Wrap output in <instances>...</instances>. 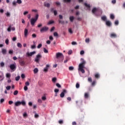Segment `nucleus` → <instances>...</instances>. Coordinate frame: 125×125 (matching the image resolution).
I'll use <instances>...</instances> for the list:
<instances>
[{
    "label": "nucleus",
    "mask_w": 125,
    "mask_h": 125,
    "mask_svg": "<svg viewBox=\"0 0 125 125\" xmlns=\"http://www.w3.org/2000/svg\"><path fill=\"white\" fill-rule=\"evenodd\" d=\"M81 61L82 62L79 65L78 71H80L82 74H84L85 71L83 68H84V65L85 64V61L83 60V59L82 58L81 59Z\"/></svg>",
    "instance_id": "1"
},
{
    "label": "nucleus",
    "mask_w": 125,
    "mask_h": 125,
    "mask_svg": "<svg viewBox=\"0 0 125 125\" xmlns=\"http://www.w3.org/2000/svg\"><path fill=\"white\" fill-rule=\"evenodd\" d=\"M56 58H57V59H59L61 58L62 60L59 61V62H63V60L64 59V55H63V54L62 53H57L56 54Z\"/></svg>",
    "instance_id": "2"
},
{
    "label": "nucleus",
    "mask_w": 125,
    "mask_h": 125,
    "mask_svg": "<svg viewBox=\"0 0 125 125\" xmlns=\"http://www.w3.org/2000/svg\"><path fill=\"white\" fill-rule=\"evenodd\" d=\"M96 12H99L100 13H102V10L98 8H94L92 10V13L93 14L95 15L96 16H98V15L96 14Z\"/></svg>",
    "instance_id": "3"
},
{
    "label": "nucleus",
    "mask_w": 125,
    "mask_h": 125,
    "mask_svg": "<svg viewBox=\"0 0 125 125\" xmlns=\"http://www.w3.org/2000/svg\"><path fill=\"white\" fill-rule=\"evenodd\" d=\"M16 64H11L10 65V69L12 70V71H15L16 70Z\"/></svg>",
    "instance_id": "4"
},
{
    "label": "nucleus",
    "mask_w": 125,
    "mask_h": 125,
    "mask_svg": "<svg viewBox=\"0 0 125 125\" xmlns=\"http://www.w3.org/2000/svg\"><path fill=\"white\" fill-rule=\"evenodd\" d=\"M41 58H42V55L40 54L37 55L35 60V62L39 63V61H40V59H41Z\"/></svg>",
    "instance_id": "5"
},
{
    "label": "nucleus",
    "mask_w": 125,
    "mask_h": 125,
    "mask_svg": "<svg viewBox=\"0 0 125 125\" xmlns=\"http://www.w3.org/2000/svg\"><path fill=\"white\" fill-rule=\"evenodd\" d=\"M48 30V27L46 26H44L41 29L40 32L41 33H43V32H46Z\"/></svg>",
    "instance_id": "6"
},
{
    "label": "nucleus",
    "mask_w": 125,
    "mask_h": 125,
    "mask_svg": "<svg viewBox=\"0 0 125 125\" xmlns=\"http://www.w3.org/2000/svg\"><path fill=\"white\" fill-rule=\"evenodd\" d=\"M65 93H67V90H66V89H63L60 94V97H61V98H63V97L65 96Z\"/></svg>",
    "instance_id": "7"
},
{
    "label": "nucleus",
    "mask_w": 125,
    "mask_h": 125,
    "mask_svg": "<svg viewBox=\"0 0 125 125\" xmlns=\"http://www.w3.org/2000/svg\"><path fill=\"white\" fill-rule=\"evenodd\" d=\"M36 54V51H33L30 53L27 52L26 53V55L29 57V56H32L33 55H34V54Z\"/></svg>",
    "instance_id": "8"
},
{
    "label": "nucleus",
    "mask_w": 125,
    "mask_h": 125,
    "mask_svg": "<svg viewBox=\"0 0 125 125\" xmlns=\"http://www.w3.org/2000/svg\"><path fill=\"white\" fill-rule=\"evenodd\" d=\"M36 22H37V20H35V19H31L30 21L31 25L33 26V25H35V23H36Z\"/></svg>",
    "instance_id": "9"
},
{
    "label": "nucleus",
    "mask_w": 125,
    "mask_h": 125,
    "mask_svg": "<svg viewBox=\"0 0 125 125\" xmlns=\"http://www.w3.org/2000/svg\"><path fill=\"white\" fill-rule=\"evenodd\" d=\"M105 24L108 27H111V26H112V23L110 21H106Z\"/></svg>",
    "instance_id": "10"
},
{
    "label": "nucleus",
    "mask_w": 125,
    "mask_h": 125,
    "mask_svg": "<svg viewBox=\"0 0 125 125\" xmlns=\"http://www.w3.org/2000/svg\"><path fill=\"white\" fill-rule=\"evenodd\" d=\"M24 34L25 38H27V37L28 36V29H27V28L25 29Z\"/></svg>",
    "instance_id": "11"
},
{
    "label": "nucleus",
    "mask_w": 125,
    "mask_h": 125,
    "mask_svg": "<svg viewBox=\"0 0 125 125\" xmlns=\"http://www.w3.org/2000/svg\"><path fill=\"white\" fill-rule=\"evenodd\" d=\"M48 68H49V65L47 64V65H46V67L44 68L43 71H44L45 72H47V71H48Z\"/></svg>",
    "instance_id": "12"
},
{
    "label": "nucleus",
    "mask_w": 125,
    "mask_h": 125,
    "mask_svg": "<svg viewBox=\"0 0 125 125\" xmlns=\"http://www.w3.org/2000/svg\"><path fill=\"white\" fill-rule=\"evenodd\" d=\"M44 6H45V7H48V8L50 7V4L46 2H44Z\"/></svg>",
    "instance_id": "13"
},
{
    "label": "nucleus",
    "mask_w": 125,
    "mask_h": 125,
    "mask_svg": "<svg viewBox=\"0 0 125 125\" xmlns=\"http://www.w3.org/2000/svg\"><path fill=\"white\" fill-rule=\"evenodd\" d=\"M19 62L21 66H24V65H25V62H24V61L20 60Z\"/></svg>",
    "instance_id": "14"
},
{
    "label": "nucleus",
    "mask_w": 125,
    "mask_h": 125,
    "mask_svg": "<svg viewBox=\"0 0 125 125\" xmlns=\"http://www.w3.org/2000/svg\"><path fill=\"white\" fill-rule=\"evenodd\" d=\"M84 5H85V6L88 8V10H90V5L86 3H84Z\"/></svg>",
    "instance_id": "15"
},
{
    "label": "nucleus",
    "mask_w": 125,
    "mask_h": 125,
    "mask_svg": "<svg viewBox=\"0 0 125 125\" xmlns=\"http://www.w3.org/2000/svg\"><path fill=\"white\" fill-rule=\"evenodd\" d=\"M20 105H22V106H26V102L25 101H22L20 102Z\"/></svg>",
    "instance_id": "16"
},
{
    "label": "nucleus",
    "mask_w": 125,
    "mask_h": 125,
    "mask_svg": "<svg viewBox=\"0 0 125 125\" xmlns=\"http://www.w3.org/2000/svg\"><path fill=\"white\" fill-rule=\"evenodd\" d=\"M20 101H17L15 103V105L16 107H18V106H20Z\"/></svg>",
    "instance_id": "17"
},
{
    "label": "nucleus",
    "mask_w": 125,
    "mask_h": 125,
    "mask_svg": "<svg viewBox=\"0 0 125 125\" xmlns=\"http://www.w3.org/2000/svg\"><path fill=\"white\" fill-rule=\"evenodd\" d=\"M110 37L111 38H117V35L115 33H111Z\"/></svg>",
    "instance_id": "18"
},
{
    "label": "nucleus",
    "mask_w": 125,
    "mask_h": 125,
    "mask_svg": "<svg viewBox=\"0 0 125 125\" xmlns=\"http://www.w3.org/2000/svg\"><path fill=\"white\" fill-rule=\"evenodd\" d=\"M101 19L103 21H107V17H106V16L102 17Z\"/></svg>",
    "instance_id": "19"
},
{
    "label": "nucleus",
    "mask_w": 125,
    "mask_h": 125,
    "mask_svg": "<svg viewBox=\"0 0 125 125\" xmlns=\"http://www.w3.org/2000/svg\"><path fill=\"white\" fill-rule=\"evenodd\" d=\"M74 19H75V18H74V16H70L69 17V20L70 22H73Z\"/></svg>",
    "instance_id": "20"
},
{
    "label": "nucleus",
    "mask_w": 125,
    "mask_h": 125,
    "mask_svg": "<svg viewBox=\"0 0 125 125\" xmlns=\"http://www.w3.org/2000/svg\"><path fill=\"white\" fill-rule=\"evenodd\" d=\"M100 77V75H99V74L97 73L95 75V78H96V79H99Z\"/></svg>",
    "instance_id": "21"
},
{
    "label": "nucleus",
    "mask_w": 125,
    "mask_h": 125,
    "mask_svg": "<svg viewBox=\"0 0 125 125\" xmlns=\"http://www.w3.org/2000/svg\"><path fill=\"white\" fill-rule=\"evenodd\" d=\"M2 54H6V49H2Z\"/></svg>",
    "instance_id": "22"
},
{
    "label": "nucleus",
    "mask_w": 125,
    "mask_h": 125,
    "mask_svg": "<svg viewBox=\"0 0 125 125\" xmlns=\"http://www.w3.org/2000/svg\"><path fill=\"white\" fill-rule=\"evenodd\" d=\"M89 96V95H88V93H85V94H84V98L87 99V98H88Z\"/></svg>",
    "instance_id": "23"
},
{
    "label": "nucleus",
    "mask_w": 125,
    "mask_h": 125,
    "mask_svg": "<svg viewBox=\"0 0 125 125\" xmlns=\"http://www.w3.org/2000/svg\"><path fill=\"white\" fill-rule=\"evenodd\" d=\"M96 83V81H93L92 83H91L92 86H95Z\"/></svg>",
    "instance_id": "24"
},
{
    "label": "nucleus",
    "mask_w": 125,
    "mask_h": 125,
    "mask_svg": "<svg viewBox=\"0 0 125 125\" xmlns=\"http://www.w3.org/2000/svg\"><path fill=\"white\" fill-rule=\"evenodd\" d=\"M38 72H39V69H38L37 68H36L34 69V74H37V73H38Z\"/></svg>",
    "instance_id": "25"
},
{
    "label": "nucleus",
    "mask_w": 125,
    "mask_h": 125,
    "mask_svg": "<svg viewBox=\"0 0 125 125\" xmlns=\"http://www.w3.org/2000/svg\"><path fill=\"white\" fill-rule=\"evenodd\" d=\"M23 118H27L28 117V114L26 112H24L23 114Z\"/></svg>",
    "instance_id": "26"
},
{
    "label": "nucleus",
    "mask_w": 125,
    "mask_h": 125,
    "mask_svg": "<svg viewBox=\"0 0 125 125\" xmlns=\"http://www.w3.org/2000/svg\"><path fill=\"white\" fill-rule=\"evenodd\" d=\"M52 81L53 83H55V82L57 81V78H56V77L53 78Z\"/></svg>",
    "instance_id": "27"
},
{
    "label": "nucleus",
    "mask_w": 125,
    "mask_h": 125,
    "mask_svg": "<svg viewBox=\"0 0 125 125\" xmlns=\"http://www.w3.org/2000/svg\"><path fill=\"white\" fill-rule=\"evenodd\" d=\"M88 81L89 83H92V78H91V77H89L88 78Z\"/></svg>",
    "instance_id": "28"
},
{
    "label": "nucleus",
    "mask_w": 125,
    "mask_h": 125,
    "mask_svg": "<svg viewBox=\"0 0 125 125\" xmlns=\"http://www.w3.org/2000/svg\"><path fill=\"white\" fill-rule=\"evenodd\" d=\"M53 23H54V21H50L48 22V25H50L51 24H53Z\"/></svg>",
    "instance_id": "29"
},
{
    "label": "nucleus",
    "mask_w": 125,
    "mask_h": 125,
    "mask_svg": "<svg viewBox=\"0 0 125 125\" xmlns=\"http://www.w3.org/2000/svg\"><path fill=\"white\" fill-rule=\"evenodd\" d=\"M15 80H16V81L18 82V81H19V80H20V76H18V77H16Z\"/></svg>",
    "instance_id": "30"
},
{
    "label": "nucleus",
    "mask_w": 125,
    "mask_h": 125,
    "mask_svg": "<svg viewBox=\"0 0 125 125\" xmlns=\"http://www.w3.org/2000/svg\"><path fill=\"white\" fill-rule=\"evenodd\" d=\"M43 51L44 53H48V50H47L45 48H43Z\"/></svg>",
    "instance_id": "31"
},
{
    "label": "nucleus",
    "mask_w": 125,
    "mask_h": 125,
    "mask_svg": "<svg viewBox=\"0 0 125 125\" xmlns=\"http://www.w3.org/2000/svg\"><path fill=\"white\" fill-rule=\"evenodd\" d=\"M5 42L6 44L8 45V44L9 43V40H8V39H7L5 40Z\"/></svg>",
    "instance_id": "32"
},
{
    "label": "nucleus",
    "mask_w": 125,
    "mask_h": 125,
    "mask_svg": "<svg viewBox=\"0 0 125 125\" xmlns=\"http://www.w3.org/2000/svg\"><path fill=\"white\" fill-rule=\"evenodd\" d=\"M68 69L69 71H73L74 70V67L73 66H69Z\"/></svg>",
    "instance_id": "33"
},
{
    "label": "nucleus",
    "mask_w": 125,
    "mask_h": 125,
    "mask_svg": "<svg viewBox=\"0 0 125 125\" xmlns=\"http://www.w3.org/2000/svg\"><path fill=\"white\" fill-rule=\"evenodd\" d=\"M13 94L14 95H17V94H18V90L14 91Z\"/></svg>",
    "instance_id": "34"
},
{
    "label": "nucleus",
    "mask_w": 125,
    "mask_h": 125,
    "mask_svg": "<svg viewBox=\"0 0 125 125\" xmlns=\"http://www.w3.org/2000/svg\"><path fill=\"white\" fill-rule=\"evenodd\" d=\"M69 60L70 59L69 58H66V60H64V63H67Z\"/></svg>",
    "instance_id": "35"
},
{
    "label": "nucleus",
    "mask_w": 125,
    "mask_h": 125,
    "mask_svg": "<svg viewBox=\"0 0 125 125\" xmlns=\"http://www.w3.org/2000/svg\"><path fill=\"white\" fill-rule=\"evenodd\" d=\"M8 32H11V25H10L9 27L7 28Z\"/></svg>",
    "instance_id": "36"
},
{
    "label": "nucleus",
    "mask_w": 125,
    "mask_h": 125,
    "mask_svg": "<svg viewBox=\"0 0 125 125\" xmlns=\"http://www.w3.org/2000/svg\"><path fill=\"white\" fill-rule=\"evenodd\" d=\"M11 76V75H10V73H7L6 74V78H10Z\"/></svg>",
    "instance_id": "37"
},
{
    "label": "nucleus",
    "mask_w": 125,
    "mask_h": 125,
    "mask_svg": "<svg viewBox=\"0 0 125 125\" xmlns=\"http://www.w3.org/2000/svg\"><path fill=\"white\" fill-rule=\"evenodd\" d=\"M110 19H112V20L115 19V16H114V15H113V14H111L110 15Z\"/></svg>",
    "instance_id": "38"
},
{
    "label": "nucleus",
    "mask_w": 125,
    "mask_h": 125,
    "mask_svg": "<svg viewBox=\"0 0 125 125\" xmlns=\"http://www.w3.org/2000/svg\"><path fill=\"white\" fill-rule=\"evenodd\" d=\"M35 20H38V19H39V14H36L35 16V19H34Z\"/></svg>",
    "instance_id": "39"
},
{
    "label": "nucleus",
    "mask_w": 125,
    "mask_h": 125,
    "mask_svg": "<svg viewBox=\"0 0 125 125\" xmlns=\"http://www.w3.org/2000/svg\"><path fill=\"white\" fill-rule=\"evenodd\" d=\"M17 3H19V4H21V3H22V1L21 0H17Z\"/></svg>",
    "instance_id": "40"
},
{
    "label": "nucleus",
    "mask_w": 125,
    "mask_h": 125,
    "mask_svg": "<svg viewBox=\"0 0 125 125\" xmlns=\"http://www.w3.org/2000/svg\"><path fill=\"white\" fill-rule=\"evenodd\" d=\"M59 124H60V125L63 124V120H59Z\"/></svg>",
    "instance_id": "41"
},
{
    "label": "nucleus",
    "mask_w": 125,
    "mask_h": 125,
    "mask_svg": "<svg viewBox=\"0 0 125 125\" xmlns=\"http://www.w3.org/2000/svg\"><path fill=\"white\" fill-rule=\"evenodd\" d=\"M71 44H72V45H76V44H77V43L76 42H71Z\"/></svg>",
    "instance_id": "42"
},
{
    "label": "nucleus",
    "mask_w": 125,
    "mask_h": 125,
    "mask_svg": "<svg viewBox=\"0 0 125 125\" xmlns=\"http://www.w3.org/2000/svg\"><path fill=\"white\" fill-rule=\"evenodd\" d=\"M17 46H18V47H22V44L19 42L17 43Z\"/></svg>",
    "instance_id": "43"
},
{
    "label": "nucleus",
    "mask_w": 125,
    "mask_h": 125,
    "mask_svg": "<svg viewBox=\"0 0 125 125\" xmlns=\"http://www.w3.org/2000/svg\"><path fill=\"white\" fill-rule=\"evenodd\" d=\"M76 88H80V84L79 83H76Z\"/></svg>",
    "instance_id": "44"
},
{
    "label": "nucleus",
    "mask_w": 125,
    "mask_h": 125,
    "mask_svg": "<svg viewBox=\"0 0 125 125\" xmlns=\"http://www.w3.org/2000/svg\"><path fill=\"white\" fill-rule=\"evenodd\" d=\"M56 86H57V87L60 88L61 87V85H60V84H59V83H57L56 84Z\"/></svg>",
    "instance_id": "45"
},
{
    "label": "nucleus",
    "mask_w": 125,
    "mask_h": 125,
    "mask_svg": "<svg viewBox=\"0 0 125 125\" xmlns=\"http://www.w3.org/2000/svg\"><path fill=\"white\" fill-rule=\"evenodd\" d=\"M42 46V43H40L38 45L37 48H41Z\"/></svg>",
    "instance_id": "46"
},
{
    "label": "nucleus",
    "mask_w": 125,
    "mask_h": 125,
    "mask_svg": "<svg viewBox=\"0 0 125 125\" xmlns=\"http://www.w3.org/2000/svg\"><path fill=\"white\" fill-rule=\"evenodd\" d=\"M28 85H30V83L29 82H26L25 83V86H28Z\"/></svg>",
    "instance_id": "47"
},
{
    "label": "nucleus",
    "mask_w": 125,
    "mask_h": 125,
    "mask_svg": "<svg viewBox=\"0 0 125 125\" xmlns=\"http://www.w3.org/2000/svg\"><path fill=\"white\" fill-rule=\"evenodd\" d=\"M0 65L1 67H4V62H0Z\"/></svg>",
    "instance_id": "48"
},
{
    "label": "nucleus",
    "mask_w": 125,
    "mask_h": 125,
    "mask_svg": "<svg viewBox=\"0 0 125 125\" xmlns=\"http://www.w3.org/2000/svg\"><path fill=\"white\" fill-rule=\"evenodd\" d=\"M54 92H55V93H57L58 92H59V89H55Z\"/></svg>",
    "instance_id": "49"
},
{
    "label": "nucleus",
    "mask_w": 125,
    "mask_h": 125,
    "mask_svg": "<svg viewBox=\"0 0 125 125\" xmlns=\"http://www.w3.org/2000/svg\"><path fill=\"white\" fill-rule=\"evenodd\" d=\"M10 88H11V86H7L6 87V89H7V90H9L10 89Z\"/></svg>",
    "instance_id": "50"
},
{
    "label": "nucleus",
    "mask_w": 125,
    "mask_h": 125,
    "mask_svg": "<svg viewBox=\"0 0 125 125\" xmlns=\"http://www.w3.org/2000/svg\"><path fill=\"white\" fill-rule=\"evenodd\" d=\"M54 37H58V33H57V32H54Z\"/></svg>",
    "instance_id": "51"
},
{
    "label": "nucleus",
    "mask_w": 125,
    "mask_h": 125,
    "mask_svg": "<svg viewBox=\"0 0 125 125\" xmlns=\"http://www.w3.org/2000/svg\"><path fill=\"white\" fill-rule=\"evenodd\" d=\"M24 90H25V91H27V90H28V87L27 86H25L24 87Z\"/></svg>",
    "instance_id": "52"
},
{
    "label": "nucleus",
    "mask_w": 125,
    "mask_h": 125,
    "mask_svg": "<svg viewBox=\"0 0 125 125\" xmlns=\"http://www.w3.org/2000/svg\"><path fill=\"white\" fill-rule=\"evenodd\" d=\"M80 54H81V55H83V54H84V51H83V50L81 51Z\"/></svg>",
    "instance_id": "53"
},
{
    "label": "nucleus",
    "mask_w": 125,
    "mask_h": 125,
    "mask_svg": "<svg viewBox=\"0 0 125 125\" xmlns=\"http://www.w3.org/2000/svg\"><path fill=\"white\" fill-rule=\"evenodd\" d=\"M89 41H90L89 38H87L85 39V42H89Z\"/></svg>",
    "instance_id": "54"
},
{
    "label": "nucleus",
    "mask_w": 125,
    "mask_h": 125,
    "mask_svg": "<svg viewBox=\"0 0 125 125\" xmlns=\"http://www.w3.org/2000/svg\"><path fill=\"white\" fill-rule=\"evenodd\" d=\"M32 37L33 38H37V35H36V34H33Z\"/></svg>",
    "instance_id": "55"
},
{
    "label": "nucleus",
    "mask_w": 125,
    "mask_h": 125,
    "mask_svg": "<svg viewBox=\"0 0 125 125\" xmlns=\"http://www.w3.org/2000/svg\"><path fill=\"white\" fill-rule=\"evenodd\" d=\"M9 54H13V51L12 50H10L9 51Z\"/></svg>",
    "instance_id": "56"
},
{
    "label": "nucleus",
    "mask_w": 125,
    "mask_h": 125,
    "mask_svg": "<svg viewBox=\"0 0 125 125\" xmlns=\"http://www.w3.org/2000/svg\"><path fill=\"white\" fill-rule=\"evenodd\" d=\"M54 14L55 16H56V15H57V11L56 10H54Z\"/></svg>",
    "instance_id": "57"
},
{
    "label": "nucleus",
    "mask_w": 125,
    "mask_h": 125,
    "mask_svg": "<svg viewBox=\"0 0 125 125\" xmlns=\"http://www.w3.org/2000/svg\"><path fill=\"white\" fill-rule=\"evenodd\" d=\"M64 2H70L71 0H63Z\"/></svg>",
    "instance_id": "58"
},
{
    "label": "nucleus",
    "mask_w": 125,
    "mask_h": 125,
    "mask_svg": "<svg viewBox=\"0 0 125 125\" xmlns=\"http://www.w3.org/2000/svg\"><path fill=\"white\" fill-rule=\"evenodd\" d=\"M42 100H43L44 101L46 100V97H45V96H43L42 97Z\"/></svg>",
    "instance_id": "59"
},
{
    "label": "nucleus",
    "mask_w": 125,
    "mask_h": 125,
    "mask_svg": "<svg viewBox=\"0 0 125 125\" xmlns=\"http://www.w3.org/2000/svg\"><path fill=\"white\" fill-rule=\"evenodd\" d=\"M71 53H73V51H72V50H69L68 52V54H69V55H71Z\"/></svg>",
    "instance_id": "60"
},
{
    "label": "nucleus",
    "mask_w": 125,
    "mask_h": 125,
    "mask_svg": "<svg viewBox=\"0 0 125 125\" xmlns=\"http://www.w3.org/2000/svg\"><path fill=\"white\" fill-rule=\"evenodd\" d=\"M21 78L22 79H24V78H25V74H22L21 75Z\"/></svg>",
    "instance_id": "61"
},
{
    "label": "nucleus",
    "mask_w": 125,
    "mask_h": 125,
    "mask_svg": "<svg viewBox=\"0 0 125 125\" xmlns=\"http://www.w3.org/2000/svg\"><path fill=\"white\" fill-rule=\"evenodd\" d=\"M115 25H119V21H115Z\"/></svg>",
    "instance_id": "62"
},
{
    "label": "nucleus",
    "mask_w": 125,
    "mask_h": 125,
    "mask_svg": "<svg viewBox=\"0 0 125 125\" xmlns=\"http://www.w3.org/2000/svg\"><path fill=\"white\" fill-rule=\"evenodd\" d=\"M77 20H78V21H82V18L78 17L77 18Z\"/></svg>",
    "instance_id": "63"
},
{
    "label": "nucleus",
    "mask_w": 125,
    "mask_h": 125,
    "mask_svg": "<svg viewBox=\"0 0 125 125\" xmlns=\"http://www.w3.org/2000/svg\"><path fill=\"white\" fill-rule=\"evenodd\" d=\"M55 3L58 6L60 5V3L58 1L56 2Z\"/></svg>",
    "instance_id": "64"
}]
</instances>
